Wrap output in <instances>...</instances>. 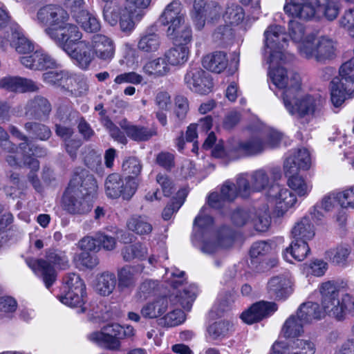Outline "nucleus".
Here are the masks:
<instances>
[{"mask_svg": "<svg viewBox=\"0 0 354 354\" xmlns=\"http://www.w3.org/2000/svg\"><path fill=\"white\" fill-rule=\"evenodd\" d=\"M269 76L274 85L283 89L282 99L285 107L291 115L300 118L322 114L325 100L319 95H306L298 98L301 88V78L298 73L288 72L283 67L270 66Z\"/></svg>", "mask_w": 354, "mask_h": 354, "instance_id": "f257e3e1", "label": "nucleus"}, {"mask_svg": "<svg viewBox=\"0 0 354 354\" xmlns=\"http://www.w3.org/2000/svg\"><path fill=\"white\" fill-rule=\"evenodd\" d=\"M322 310L317 303L308 301L300 305L297 310V317L305 324L320 319L324 313L338 321L346 319L348 314L354 316V298L349 294L340 295V290L330 281L319 287Z\"/></svg>", "mask_w": 354, "mask_h": 354, "instance_id": "f03ea898", "label": "nucleus"}, {"mask_svg": "<svg viewBox=\"0 0 354 354\" xmlns=\"http://www.w3.org/2000/svg\"><path fill=\"white\" fill-rule=\"evenodd\" d=\"M26 263L36 274L42 278L46 288H49L56 280L55 266L65 269L68 266V259L64 252L49 249L46 251V259H27Z\"/></svg>", "mask_w": 354, "mask_h": 354, "instance_id": "7ed1b4c3", "label": "nucleus"}, {"mask_svg": "<svg viewBox=\"0 0 354 354\" xmlns=\"http://www.w3.org/2000/svg\"><path fill=\"white\" fill-rule=\"evenodd\" d=\"M264 56L268 55L266 62L269 64L274 62L285 63L293 58L292 54L286 50L288 46L287 35L280 26H270L264 32Z\"/></svg>", "mask_w": 354, "mask_h": 354, "instance_id": "20e7f679", "label": "nucleus"}, {"mask_svg": "<svg viewBox=\"0 0 354 354\" xmlns=\"http://www.w3.org/2000/svg\"><path fill=\"white\" fill-rule=\"evenodd\" d=\"M299 54L307 59L326 64L336 57L335 42L326 37L317 39L313 34L306 35L298 46Z\"/></svg>", "mask_w": 354, "mask_h": 354, "instance_id": "39448f33", "label": "nucleus"}, {"mask_svg": "<svg viewBox=\"0 0 354 354\" xmlns=\"http://www.w3.org/2000/svg\"><path fill=\"white\" fill-rule=\"evenodd\" d=\"M354 95V57L343 64L339 76L330 82V100L335 107H339L346 96Z\"/></svg>", "mask_w": 354, "mask_h": 354, "instance_id": "423d86ee", "label": "nucleus"}, {"mask_svg": "<svg viewBox=\"0 0 354 354\" xmlns=\"http://www.w3.org/2000/svg\"><path fill=\"white\" fill-rule=\"evenodd\" d=\"M86 286L80 277L75 273H68L63 278L62 293L58 296L59 301L70 307H80V311L83 313L86 308L83 307L86 297Z\"/></svg>", "mask_w": 354, "mask_h": 354, "instance_id": "0eeeda50", "label": "nucleus"}, {"mask_svg": "<svg viewBox=\"0 0 354 354\" xmlns=\"http://www.w3.org/2000/svg\"><path fill=\"white\" fill-rule=\"evenodd\" d=\"M138 185L137 178L127 176L124 180L120 174H111L105 181L106 195L113 198L122 196L123 199L129 200L135 194Z\"/></svg>", "mask_w": 354, "mask_h": 354, "instance_id": "6e6552de", "label": "nucleus"}, {"mask_svg": "<svg viewBox=\"0 0 354 354\" xmlns=\"http://www.w3.org/2000/svg\"><path fill=\"white\" fill-rule=\"evenodd\" d=\"M273 185L268 174L263 169L253 171L250 179L243 174L237 178L238 189L242 198H248L252 192H261L267 188L269 189Z\"/></svg>", "mask_w": 354, "mask_h": 354, "instance_id": "1a4fd4ad", "label": "nucleus"}, {"mask_svg": "<svg viewBox=\"0 0 354 354\" xmlns=\"http://www.w3.org/2000/svg\"><path fill=\"white\" fill-rule=\"evenodd\" d=\"M45 32L66 52V46L73 47L80 41L82 33L77 26L66 23L60 24L56 28H46Z\"/></svg>", "mask_w": 354, "mask_h": 354, "instance_id": "9d476101", "label": "nucleus"}, {"mask_svg": "<svg viewBox=\"0 0 354 354\" xmlns=\"http://www.w3.org/2000/svg\"><path fill=\"white\" fill-rule=\"evenodd\" d=\"M68 188L80 192L84 197L93 199L97 190V184L93 175L86 169L76 167L74 169Z\"/></svg>", "mask_w": 354, "mask_h": 354, "instance_id": "9b49d317", "label": "nucleus"}, {"mask_svg": "<svg viewBox=\"0 0 354 354\" xmlns=\"http://www.w3.org/2000/svg\"><path fill=\"white\" fill-rule=\"evenodd\" d=\"M184 82L189 89L201 95L209 93L213 87L212 77L200 67H190L185 75Z\"/></svg>", "mask_w": 354, "mask_h": 354, "instance_id": "f8f14e48", "label": "nucleus"}, {"mask_svg": "<svg viewBox=\"0 0 354 354\" xmlns=\"http://www.w3.org/2000/svg\"><path fill=\"white\" fill-rule=\"evenodd\" d=\"M65 210L72 214H84L89 212L93 207L92 200L84 197L80 192L67 187L62 197Z\"/></svg>", "mask_w": 354, "mask_h": 354, "instance_id": "ddd939ff", "label": "nucleus"}, {"mask_svg": "<svg viewBox=\"0 0 354 354\" xmlns=\"http://www.w3.org/2000/svg\"><path fill=\"white\" fill-rule=\"evenodd\" d=\"M93 48L89 42L80 41L73 47H67L66 53L73 60L74 64L82 69L87 71L95 59Z\"/></svg>", "mask_w": 354, "mask_h": 354, "instance_id": "4468645a", "label": "nucleus"}, {"mask_svg": "<svg viewBox=\"0 0 354 354\" xmlns=\"http://www.w3.org/2000/svg\"><path fill=\"white\" fill-rule=\"evenodd\" d=\"M121 334V325L112 324L104 326L102 331L90 334L88 338L110 350H118L120 346Z\"/></svg>", "mask_w": 354, "mask_h": 354, "instance_id": "2eb2a0df", "label": "nucleus"}, {"mask_svg": "<svg viewBox=\"0 0 354 354\" xmlns=\"http://www.w3.org/2000/svg\"><path fill=\"white\" fill-rule=\"evenodd\" d=\"M68 14L57 5L49 4L41 8L37 13V23L47 28H56L66 21Z\"/></svg>", "mask_w": 354, "mask_h": 354, "instance_id": "dca6fc26", "label": "nucleus"}, {"mask_svg": "<svg viewBox=\"0 0 354 354\" xmlns=\"http://www.w3.org/2000/svg\"><path fill=\"white\" fill-rule=\"evenodd\" d=\"M265 148V142L259 136H252L247 140L235 142L231 145L229 150L232 159L254 156L261 153Z\"/></svg>", "mask_w": 354, "mask_h": 354, "instance_id": "f3484780", "label": "nucleus"}, {"mask_svg": "<svg viewBox=\"0 0 354 354\" xmlns=\"http://www.w3.org/2000/svg\"><path fill=\"white\" fill-rule=\"evenodd\" d=\"M277 308L274 302L260 301L252 304L248 310L243 312L241 317L244 322L252 324L270 316L277 311Z\"/></svg>", "mask_w": 354, "mask_h": 354, "instance_id": "a211bd4d", "label": "nucleus"}, {"mask_svg": "<svg viewBox=\"0 0 354 354\" xmlns=\"http://www.w3.org/2000/svg\"><path fill=\"white\" fill-rule=\"evenodd\" d=\"M268 196L272 199L281 214L292 207L297 202L296 196L288 189L281 188L279 184H274L268 191Z\"/></svg>", "mask_w": 354, "mask_h": 354, "instance_id": "6ab92c4d", "label": "nucleus"}, {"mask_svg": "<svg viewBox=\"0 0 354 354\" xmlns=\"http://www.w3.org/2000/svg\"><path fill=\"white\" fill-rule=\"evenodd\" d=\"M0 88L10 92H34L39 86L30 79L18 76H6L0 80Z\"/></svg>", "mask_w": 354, "mask_h": 354, "instance_id": "aec40b11", "label": "nucleus"}, {"mask_svg": "<svg viewBox=\"0 0 354 354\" xmlns=\"http://www.w3.org/2000/svg\"><path fill=\"white\" fill-rule=\"evenodd\" d=\"M21 64L32 70H44L56 66L55 60L43 50H36L20 58Z\"/></svg>", "mask_w": 354, "mask_h": 354, "instance_id": "412c9836", "label": "nucleus"}, {"mask_svg": "<svg viewBox=\"0 0 354 354\" xmlns=\"http://www.w3.org/2000/svg\"><path fill=\"white\" fill-rule=\"evenodd\" d=\"M310 157L308 151L299 149L286 158L284 162V172L298 173L299 169L306 170L310 167Z\"/></svg>", "mask_w": 354, "mask_h": 354, "instance_id": "4be33fe9", "label": "nucleus"}, {"mask_svg": "<svg viewBox=\"0 0 354 354\" xmlns=\"http://www.w3.org/2000/svg\"><path fill=\"white\" fill-rule=\"evenodd\" d=\"M91 46L93 48L95 57L102 61H110L114 55L115 47L113 41L103 35L93 37Z\"/></svg>", "mask_w": 354, "mask_h": 354, "instance_id": "5701e85b", "label": "nucleus"}, {"mask_svg": "<svg viewBox=\"0 0 354 354\" xmlns=\"http://www.w3.org/2000/svg\"><path fill=\"white\" fill-rule=\"evenodd\" d=\"M51 111V105L48 100L37 95L29 100L25 107V115L30 118L41 120Z\"/></svg>", "mask_w": 354, "mask_h": 354, "instance_id": "b1692460", "label": "nucleus"}, {"mask_svg": "<svg viewBox=\"0 0 354 354\" xmlns=\"http://www.w3.org/2000/svg\"><path fill=\"white\" fill-rule=\"evenodd\" d=\"M42 77L46 84L66 91L71 87V82L75 80L73 74L65 70L50 71L43 73Z\"/></svg>", "mask_w": 354, "mask_h": 354, "instance_id": "393cba45", "label": "nucleus"}, {"mask_svg": "<svg viewBox=\"0 0 354 354\" xmlns=\"http://www.w3.org/2000/svg\"><path fill=\"white\" fill-rule=\"evenodd\" d=\"M269 293L276 299H286L291 293V281L283 276L272 277L268 283Z\"/></svg>", "mask_w": 354, "mask_h": 354, "instance_id": "a878e982", "label": "nucleus"}, {"mask_svg": "<svg viewBox=\"0 0 354 354\" xmlns=\"http://www.w3.org/2000/svg\"><path fill=\"white\" fill-rule=\"evenodd\" d=\"M168 304L169 299L167 297H160L145 304L140 310V313L144 318L155 319L167 311Z\"/></svg>", "mask_w": 354, "mask_h": 354, "instance_id": "bb28decb", "label": "nucleus"}, {"mask_svg": "<svg viewBox=\"0 0 354 354\" xmlns=\"http://www.w3.org/2000/svg\"><path fill=\"white\" fill-rule=\"evenodd\" d=\"M227 54L223 51H215L207 55L203 59V66L213 73H220L227 66Z\"/></svg>", "mask_w": 354, "mask_h": 354, "instance_id": "cd10ccee", "label": "nucleus"}, {"mask_svg": "<svg viewBox=\"0 0 354 354\" xmlns=\"http://www.w3.org/2000/svg\"><path fill=\"white\" fill-rule=\"evenodd\" d=\"M310 251V248L306 241L294 239L290 246L286 248L283 256L288 261H291L290 257L301 261L307 257Z\"/></svg>", "mask_w": 354, "mask_h": 354, "instance_id": "c85d7f7f", "label": "nucleus"}, {"mask_svg": "<svg viewBox=\"0 0 354 354\" xmlns=\"http://www.w3.org/2000/svg\"><path fill=\"white\" fill-rule=\"evenodd\" d=\"M160 45V37L152 28L147 29L140 36L138 48L145 53H153L158 50Z\"/></svg>", "mask_w": 354, "mask_h": 354, "instance_id": "c756f323", "label": "nucleus"}, {"mask_svg": "<svg viewBox=\"0 0 354 354\" xmlns=\"http://www.w3.org/2000/svg\"><path fill=\"white\" fill-rule=\"evenodd\" d=\"M306 324L297 317V315H292L283 324L281 333L286 338H295L304 333V326Z\"/></svg>", "mask_w": 354, "mask_h": 354, "instance_id": "7c9ffc66", "label": "nucleus"}, {"mask_svg": "<svg viewBox=\"0 0 354 354\" xmlns=\"http://www.w3.org/2000/svg\"><path fill=\"white\" fill-rule=\"evenodd\" d=\"M118 288L120 292L132 290L136 283L133 268L125 266L118 270Z\"/></svg>", "mask_w": 354, "mask_h": 354, "instance_id": "2f4dec72", "label": "nucleus"}, {"mask_svg": "<svg viewBox=\"0 0 354 354\" xmlns=\"http://www.w3.org/2000/svg\"><path fill=\"white\" fill-rule=\"evenodd\" d=\"M292 234L295 239L304 240L306 242L311 239L315 236V231L310 219L307 217L302 218L293 227Z\"/></svg>", "mask_w": 354, "mask_h": 354, "instance_id": "473e14b6", "label": "nucleus"}, {"mask_svg": "<svg viewBox=\"0 0 354 354\" xmlns=\"http://www.w3.org/2000/svg\"><path fill=\"white\" fill-rule=\"evenodd\" d=\"M287 354H314L315 347L313 342L301 339L290 341L286 346H283Z\"/></svg>", "mask_w": 354, "mask_h": 354, "instance_id": "72a5a7b5", "label": "nucleus"}, {"mask_svg": "<svg viewBox=\"0 0 354 354\" xmlns=\"http://www.w3.org/2000/svg\"><path fill=\"white\" fill-rule=\"evenodd\" d=\"M121 254L124 261L127 262H130L135 259L142 261L147 257V248L140 243H136L124 246L122 249Z\"/></svg>", "mask_w": 354, "mask_h": 354, "instance_id": "f704fd0d", "label": "nucleus"}, {"mask_svg": "<svg viewBox=\"0 0 354 354\" xmlns=\"http://www.w3.org/2000/svg\"><path fill=\"white\" fill-rule=\"evenodd\" d=\"M116 277L113 273L103 272L97 279L96 291L101 295H109L115 289Z\"/></svg>", "mask_w": 354, "mask_h": 354, "instance_id": "c9c22d12", "label": "nucleus"}, {"mask_svg": "<svg viewBox=\"0 0 354 354\" xmlns=\"http://www.w3.org/2000/svg\"><path fill=\"white\" fill-rule=\"evenodd\" d=\"M233 324L225 320L215 322L207 328L208 337L212 340L225 338L232 329Z\"/></svg>", "mask_w": 354, "mask_h": 354, "instance_id": "e433bc0d", "label": "nucleus"}, {"mask_svg": "<svg viewBox=\"0 0 354 354\" xmlns=\"http://www.w3.org/2000/svg\"><path fill=\"white\" fill-rule=\"evenodd\" d=\"M188 54L189 48L185 45L178 44L165 53V58L169 64L178 66L187 62Z\"/></svg>", "mask_w": 354, "mask_h": 354, "instance_id": "4c0bfd02", "label": "nucleus"}, {"mask_svg": "<svg viewBox=\"0 0 354 354\" xmlns=\"http://www.w3.org/2000/svg\"><path fill=\"white\" fill-rule=\"evenodd\" d=\"M288 178V186L299 196H306L311 189V186L298 173L284 172Z\"/></svg>", "mask_w": 354, "mask_h": 354, "instance_id": "58836bf2", "label": "nucleus"}, {"mask_svg": "<svg viewBox=\"0 0 354 354\" xmlns=\"http://www.w3.org/2000/svg\"><path fill=\"white\" fill-rule=\"evenodd\" d=\"M127 225L129 230L139 235L149 234L153 229L146 217L138 215L132 216L127 221Z\"/></svg>", "mask_w": 354, "mask_h": 354, "instance_id": "ea45409f", "label": "nucleus"}, {"mask_svg": "<svg viewBox=\"0 0 354 354\" xmlns=\"http://www.w3.org/2000/svg\"><path fill=\"white\" fill-rule=\"evenodd\" d=\"M157 127H148L141 125L132 127L128 137L137 142H145L149 140L152 137L157 136Z\"/></svg>", "mask_w": 354, "mask_h": 354, "instance_id": "a19ab883", "label": "nucleus"}, {"mask_svg": "<svg viewBox=\"0 0 354 354\" xmlns=\"http://www.w3.org/2000/svg\"><path fill=\"white\" fill-rule=\"evenodd\" d=\"M178 26L173 34H167V35L175 43L186 46L192 40V28L188 24L185 23V19Z\"/></svg>", "mask_w": 354, "mask_h": 354, "instance_id": "79ce46f5", "label": "nucleus"}, {"mask_svg": "<svg viewBox=\"0 0 354 354\" xmlns=\"http://www.w3.org/2000/svg\"><path fill=\"white\" fill-rule=\"evenodd\" d=\"M24 129L26 131L33 136V138L39 139L40 140H48L52 132L50 128L41 123L36 122H28L25 123Z\"/></svg>", "mask_w": 354, "mask_h": 354, "instance_id": "37998d69", "label": "nucleus"}, {"mask_svg": "<svg viewBox=\"0 0 354 354\" xmlns=\"http://www.w3.org/2000/svg\"><path fill=\"white\" fill-rule=\"evenodd\" d=\"M233 38L232 29L227 24L218 26L212 34L213 41L221 47L229 45L232 41Z\"/></svg>", "mask_w": 354, "mask_h": 354, "instance_id": "c03bdc74", "label": "nucleus"}, {"mask_svg": "<svg viewBox=\"0 0 354 354\" xmlns=\"http://www.w3.org/2000/svg\"><path fill=\"white\" fill-rule=\"evenodd\" d=\"M104 19L111 26H115L119 19L120 7L113 0L102 1Z\"/></svg>", "mask_w": 354, "mask_h": 354, "instance_id": "a18cd8bd", "label": "nucleus"}, {"mask_svg": "<svg viewBox=\"0 0 354 354\" xmlns=\"http://www.w3.org/2000/svg\"><path fill=\"white\" fill-rule=\"evenodd\" d=\"M169 68L164 58L159 57L148 62L143 66V71L149 75L160 77L165 75L169 72Z\"/></svg>", "mask_w": 354, "mask_h": 354, "instance_id": "49530a36", "label": "nucleus"}, {"mask_svg": "<svg viewBox=\"0 0 354 354\" xmlns=\"http://www.w3.org/2000/svg\"><path fill=\"white\" fill-rule=\"evenodd\" d=\"M254 220V210L248 208L238 207L231 214V221L236 227H243Z\"/></svg>", "mask_w": 354, "mask_h": 354, "instance_id": "de8ad7c7", "label": "nucleus"}, {"mask_svg": "<svg viewBox=\"0 0 354 354\" xmlns=\"http://www.w3.org/2000/svg\"><path fill=\"white\" fill-rule=\"evenodd\" d=\"M350 254L351 248L349 246L340 245L328 252V255L333 263L344 267L348 263Z\"/></svg>", "mask_w": 354, "mask_h": 354, "instance_id": "09e8293b", "label": "nucleus"}, {"mask_svg": "<svg viewBox=\"0 0 354 354\" xmlns=\"http://www.w3.org/2000/svg\"><path fill=\"white\" fill-rule=\"evenodd\" d=\"M75 21L87 32H96L100 29V24L97 19L88 12H83L82 15Z\"/></svg>", "mask_w": 354, "mask_h": 354, "instance_id": "8fccbe9b", "label": "nucleus"}, {"mask_svg": "<svg viewBox=\"0 0 354 354\" xmlns=\"http://www.w3.org/2000/svg\"><path fill=\"white\" fill-rule=\"evenodd\" d=\"M142 17V13L129 12L124 9L120 17V26L123 32H129L135 27V20L139 21Z\"/></svg>", "mask_w": 354, "mask_h": 354, "instance_id": "3c124183", "label": "nucleus"}, {"mask_svg": "<svg viewBox=\"0 0 354 354\" xmlns=\"http://www.w3.org/2000/svg\"><path fill=\"white\" fill-rule=\"evenodd\" d=\"M84 161L88 168L94 171L100 176L104 175L101 153L95 150H90L84 156Z\"/></svg>", "mask_w": 354, "mask_h": 354, "instance_id": "603ef678", "label": "nucleus"}, {"mask_svg": "<svg viewBox=\"0 0 354 354\" xmlns=\"http://www.w3.org/2000/svg\"><path fill=\"white\" fill-rule=\"evenodd\" d=\"M196 297V287L190 286L188 288H185L181 292L178 290L176 293V298L180 303V305L185 310H189L193 301Z\"/></svg>", "mask_w": 354, "mask_h": 354, "instance_id": "864d4df0", "label": "nucleus"}, {"mask_svg": "<svg viewBox=\"0 0 354 354\" xmlns=\"http://www.w3.org/2000/svg\"><path fill=\"white\" fill-rule=\"evenodd\" d=\"M234 231L227 225L221 227L216 234V241L222 248H227L233 245L234 240Z\"/></svg>", "mask_w": 354, "mask_h": 354, "instance_id": "5fc2aeb1", "label": "nucleus"}, {"mask_svg": "<svg viewBox=\"0 0 354 354\" xmlns=\"http://www.w3.org/2000/svg\"><path fill=\"white\" fill-rule=\"evenodd\" d=\"M223 16L230 24L238 25L244 19L245 12L242 7L232 3L227 7Z\"/></svg>", "mask_w": 354, "mask_h": 354, "instance_id": "6e6d98bb", "label": "nucleus"}, {"mask_svg": "<svg viewBox=\"0 0 354 354\" xmlns=\"http://www.w3.org/2000/svg\"><path fill=\"white\" fill-rule=\"evenodd\" d=\"M188 111V100L182 95L176 96L175 98L174 113L178 126L185 119Z\"/></svg>", "mask_w": 354, "mask_h": 354, "instance_id": "4d7b16f0", "label": "nucleus"}, {"mask_svg": "<svg viewBox=\"0 0 354 354\" xmlns=\"http://www.w3.org/2000/svg\"><path fill=\"white\" fill-rule=\"evenodd\" d=\"M101 123L109 131L111 137L120 143H125L127 138L124 133L117 127L108 116L101 118Z\"/></svg>", "mask_w": 354, "mask_h": 354, "instance_id": "13d9d810", "label": "nucleus"}, {"mask_svg": "<svg viewBox=\"0 0 354 354\" xmlns=\"http://www.w3.org/2000/svg\"><path fill=\"white\" fill-rule=\"evenodd\" d=\"M317 10L308 1L296 7L295 10L289 13V15L297 17L300 19L309 20L312 19Z\"/></svg>", "mask_w": 354, "mask_h": 354, "instance_id": "bf43d9fd", "label": "nucleus"}, {"mask_svg": "<svg viewBox=\"0 0 354 354\" xmlns=\"http://www.w3.org/2000/svg\"><path fill=\"white\" fill-rule=\"evenodd\" d=\"M222 14V7L215 1L207 3L205 12L203 13L207 24H214L217 22Z\"/></svg>", "mask_w": 354, "mask_h": 354, "instance_id": "052dcab7", "label": "nucleus"}, {"mask_svg": "<svg viewBox=\"0 0 354 354\" xmlns=\"http://www.w3.org/2000/svg\"><path fill=\"white\" fill-rule=\"evenodd\" d=\"M288 32L294 42H303L306 37L304 26L295 20H290L288 22Z\"/></svg>", "mask_w": 354, "mask_h": 354, "instance_id": "680f3d73", "label": "nucleus"}, {"mask_svg": "<svg viewBox=\"0 0 354 354\" xmlns=\"http://www.w3.org/2000/svg\"><path fill=\"white\" fill-rule=\"evenodd\" d=\"M271 251L270 244L266 241H257L252 244L250 250L252 261L258 259Z\"/></svg>", "mask_w": 354, "mask_h": 354, "instance_id": "e2e57ef3", "label": "nucleus"}, {"mask_svg": "<svg viewBox=\"0 0 354 354\" xmlns=\"http://www.w3.org/2000/svg\"><path fill=\"white\" fill-rule=\"evenodd\" d=\"M142 166L140 161L135 157H130L124 161L122 164L123 171L134 178L140 173Z\"/></svg>", "mask_w": 354, "mask_h": 354, "instance_id": "0e129e2a", "label": "nucleus"}, {"mask_svg": "<svg viewBox=\"0 0 354 354\" xmlns=\"http://www.w3.org/2000/svg\"><path fill=\"white\" fill-rule=\"evenodd\" d=\"M337 202L342 207L354 208V185L342 192L336 194Z\"/></svg>", "mask_w": 354, "mask_h": 354, "instance_id": "69168bd1", "label": "nucleus"}, {"mask_svg": "<svg viewBox=\"0 0 354 354\" xmlns=\"http://www.w3.org/2000/svg\"><path fill=\"white\" fill-rule=\"evenodd\" d=\"M160 16L185 19L181 3L178 0H174L166 6Z\"/></svg>", "mask_w": 354, "mask_h": 354, "instance_id": "338daca9", "label": "nucleus"}, {"mask_svg": "<svg viewBox=\"0 0 354 354\" xmlns=\"http://www.w3.org/2000/svg\"><path fill=\"white\" fill-rule=\"evenodd\" d=\"M162 320L168 327L175 326L185 321V314L180 309H174L165 315Z\"/></svg>", "mask_w": 354, "mask_h": 354, "instance_id": "774afa93", "label": "nucleus"}]
</instances>
